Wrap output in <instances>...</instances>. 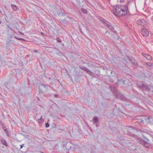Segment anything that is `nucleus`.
Returning <instances> with one entry per match:
<instances>
[{"label":"nucleus","instance_id":"f257e3e1","mask_svg":"<svg viewBox=\"0 0 153 153\" xmlns=\"http://www.w3.org/2000/svg\"><path fill=\"white\" fill-rule=\"evenodd\" d=\"M113 11L116 16L118 17L124 16L128 12V8L126 4L117 5L113 8Z\"/></svg>","mask_w":153,"mask_h":153},{"label":"nucleus","instance_id":"f03ea898","mask_svg":"<svg viewBox=\"0 0 153 153\" xmlns=\"http://www.w3.org/2000/svg\"><path fill=\"white\" fill-rule=\"evenodd\" d=\"M128 127L129 128L128 129V134L133 137H135V134H133V133H135V131H137V130L133 126H129Z\"/></svg>","mask_w":153,"mask_h":153},{"label":"nucleus","instance_id":"7ed1b4c3","mask_svg":"<svg viewBox=\"0 0 153 153\" xmlns=\"http://www.w3.org/2000/svg\"><path fill=\"white\" fill-rule=\"evenodd\" d=\"M137 23L138 25H141L144 27H146L147 25L146 22L143 19H138L137 20Z\"/></svg>","mask_w":153,"mask_h":153},{"label":"nucleus","instance_id":"20e7f679","mask_svg":"<svg viewBox=\"0 0 153 153\" xmlns=\"http://www.w3.org/2000/svg\"><path fill=\"white\" fill-rule=\"evenodd\" d=\"M103 20H102L103 23L108 28L110 29L111 30H114V27L111 25V23L108 22H107L106 20L102 19Z\"/></svg>","mask_w":153,"mask_h":153},{"label":"nucleus","instance_id":"39448f33","mask_svg":"<svg viewBox=\"0 0 153 153\" xmlns=\"http://www.w3.org/2000/svg\"><path fill=\"white\" fill-rule=\"evenodd\" d=\"M80 68L82 69V70H84L88 74H89L90 75H93V73L91 71L88 69L87 67L84 66H80Z\"/></svg>","mask_w":153,"mask_h":153},{"label":"nucleus","instance_id":"423d86ee","mask_svg":"<svg viewBox=\"0 0 153 153\" xmlns=\"http://www.w3.org/2000/svg\"><path fill=\"white\" fill-rule=\"evenodd\" d=\"M141 34L144 36L147 37L149 36V33L148 30L144 29L141 31Z\"/></svg>","mask_w":153,"mask_h":153},{"label":"nucleus","instance_id":"0eeeda50","mask_svg":"<svg viewBox=\"0 0 153 153\" xmlns=\"http://www.w3.org/2000/svg\"><path fill=\"white\" fill-rule=\"evenodd\" d=\"M137 139L138 140V141L139 142V143L145 146L146 147H147L146 145L148 143L146 141L140 138H137Z\"/></svg>","mask_w":153,"mask_h":153},{"label":"nucleus","instance_id":"6e6552de","mask_svg":"<svg viewBox=\"0 0 153 153\" xmlns=\"http://www.w3.org/2000/svg\"><path fill=\"white\" fill-rule=\"evenodd\" d=\"M137 84L141 88H145L146 87V85L143 82H137Z\"/></svg>","mask_w":153,"mask_h":153},{"label":"nucleus","instance_id":"1a4fd4ad","mask_svg":"<svg viewBox=\"0 0 153 153\" xmlns=\"http://www.w3.org/2000/svg\"><path fill=\"white\" fill-rule=\"evenodd\" d=\"M142 54L147 59L149 60H150L151 59L152 57L150 55L146 54L144 53H142Z\"/></svg>","mask_w":153,"mask_h":153},{"label":"nucleus","instance_id":"9d476101","mask_svg":"<svg viewBox=\"0 0 153 153\" xmlns=\"http://www.w3.org/2000/svg\"><path fill=\"white\" fill-rule=\"evenodd\" d=\"M0 124L1 126L3 129L4 131H7V128L4 125L3 123L1 122L0 123Z\"/></svg>","mask_w":153,"mask_h":153},{"label":"nucleus","instance_id":"9b49d317","mask_svg":"<svg viewBox=\"0 0 153 153\" xmlns=\"http://www.w3.org/2000/svg\"><path fill=\"white\" fill-rule=\"evenodd\" d=\"M146 64L151 68H153V63L148 62L146 63Z\"/></svg>","mask_w":153,"mask_h":153},{"label":"nucleus","instance_id":"f8f14e48","mask_svg":"<svg viewBox=\"0 0 153 153\" xmlns=\"http://www.w3.org/2000/svg\"><path fill=\"white\" fill-rule=\"evenodd\" d=\"M11 6L13 10L16 11L17 10V8L16 5L14 4H12Z\"/></svg>","mask_w":153,"mask_h":153},{"label":"nucleus","instance_id":"ddd939ff","mask_svg":"<svg viewBox=\"0 0 153 153\" xmlns=\"http://www.w3.org/2000/svg\"><path fill=\"white\" fill-rule=\"evenodd\" d=\"M38 123H42L44 122V120L42 119V116H41L38 119Z\"/></svg>","mask_w":153,"mask_h":153},{"label":"nucleus","instance_id":"4468645a","mask_svg":"<svg viewBox=\"0 0 153 153\" xmlns=\"http://www.w3.org/2000/svg\"><path fill=\"white\" fill-rule=\"evenodd\" d=\"M93 121L95 123H97L98 121V118L97 117H94L93 119Z\"/></svg>","mask_w":153,"mask_h":153},{"label":"nucleus","instance_id":"2eb2a0df","mask_svg":"<svg viewBox=\"0 0 153 153\" xmlns=\"http://www.w3.org/2000/svg\"><path fill=\"white\" fill-rule=\"evenodd\" d=\"M2 143L5 146H7V142L4 139H2L1 140Z\"/></svg>","mask_w":153,"mask_h":153},{"label":"nucleus","instance_id":"dca6fc26","mask_svg":"<svg viewBox=\"0 0 153 153\" xmlns=\"http://www.w3.org/2000/svg\"><path fill=\"white\" fill-rule=\"evenodd\" d=\"M82 12L86 14L87 13V10L85 9L82 8L81 9Z\"/></svg>","mask_w":153,"mask_h":153},{"label":"nucleus","instance_id":"f3484780","mask_svg":"<svg viewBox=\"0 0 153 153\" xmlns=\"http://www.w3.org/2000/svg\"><path fill=\"white\" fill-rule=\"evenodd\" d=\"M130 60L134 64H137V62H136L133 59H131Z\"/></svg>","mask_w":153,"mask_h":153},{"label":"nucleus","instance_id":"a211bd4d","mask_svg":"<svg viewBox=\"0 0 153 153\" xmlns=\"http://www.w3.org/2000/svg\"><path fill=\"white\" fill-rule=\"evenodd\" d=\"M56 39L57 42H61V40L59 38H57Z\"/></svg>","mask_w":153,"mask_h":153},{"label":"nucleus","instance_id":"6ab92c4d","mask_svg":"<svg viewBox=\"0 0 153 153\" xmlns=\"http://www.w3.org/2000/svg\"><path fill=\"white\" fill-rule=\"evenodd\" d=\"M45 126L46 128H48L49 126V124L48 123H46L45 125Z\"/></svg>","mask_w":153,"mask_h":153},{"label":"nucleus","instance_id":"aec40b11","mask_svg":"<svg viewBox=\"0 0 153 153\" xmlns=\"http://www.w3.org/2000/svg\"><path fill=\"white\" fill-rule=\"evenodd\" d=\"M5 133L7 134V136H8L9 137V133H8V132L7 131H5Z\"/></svg>","mask_w":153,"mask_h":153},{"label":"nucleus","instance_id":"412c9836","mask_svg":"<svg viewBox=\"0 0 153 153\" xmlns=\"http://www.w3.org/2000/svg\"><path fill=\"white\" fill-rule=\"evenodd\" d=\"M41 85L42 86H43L44 88H46V85H45V84H42Z\"/></svg>","mask_w":153,"mask_h":153},{"label":"nucleus","instance_id":"4be33fe9","mask_svg":"<svg viewBox=\"0 0 153 153\" xmlns=\"http://www.w3.org/2000/svg\"><path fill=\"white\" fill-rule=\"evenodd\" d=\"M25 144H22V145H20V148L21 149H22V147H23V146H24V145Z\"/></svg>","mask_w":153,"mask_h":153},{"label":"nucleus","instance_id":"5701e85b","mask_svg":"<svg viewBox=\"0 0 153 153\" xmlns=\"http://www.w3.org/2000/svg\"><path fill=\"white\" fill-rule=\"evenodd\" d=\"M113 32H114V33H117V32L116 30H115L114 29V30H111Z\"/></svg>","mask_w":153,"mask_h":153},{"label":"nucleus","instance_id":"b1692460","mask_svg":"<svg viewBox=\"0 0 153 153\" xmlns=\"http://www.w3.org/2000/svg\"><path fill=\"white\" fill-rule=\"evenodd\" d=\"M34 52L37 53L38 52V51L37 50H35L34 51Z\"/></svg>","mask_w":153,"mask_h":153},{"label":"nucleus","instance_id":"393cba45","mask_svg":"<svg viewBox=\"0 0 153 153\" xmlns=\"http://www.w3.org/2000/svg\"><path fill=\"white\" fill-rule=\"evenodd\" d=\"M54 96L55 97H57L58 96V95L57 94H55L54 95Z\"/></svg>","mask_w":153,"mask_h":153},{"label":"nucleus","instance_id":"a878e982","mask_svg":"<svg viewBox=\"0 0 153 153\" xmlns=\"http://www.w3.org/2000/svg\"><path fill=\"white\" fill-rule=\"evenodd\" d=\"M20 40L24 41H25V39H23V38H20Z\"/></svg>","mask_w":153,"mask_h":153},{"label":"nucleus","instance_id":"bb28decb","mask_svg":"<svg viewBox=\"0 0 153 153\" xmlns=\"http://www.w3.org/2000/svg\"><path fill=\"white\" fill-rule=\"evenodd\" d=\"M124 0H120V2H123L124 1Z\"/></svg>","mask_w":153,"mask_h":153},{"label":"nucleus","instance_id":"cd10ccee","mask_svg":"<svg viewBox=\"0 0 153 153\" xmlns=\"http://www.w3.org/2000/svg\"><path fill=\"white\" fill-rule=\"evenodd\" d=\"M15 38L17 39L18 40H20V38H18L17 37H15Z\"/></svg>","mask_w":153,"mask_h":153},{"label":"nucleus","instance_id":"c85d7f7f","mask_svg":"<svg viewBox=\"0 0 153 153\" xmlns=\"http://www.w3.org/2000/svg\"><path fill=\"white\" fill-rule=\"evenodd\" d=\"M115 96L116 97H118V96L117 95H116Z\"/></svg>","mask_w":153,"mask_h":153},{"label":"nucleus","instance_id":"c756f323","mask_svg":"<svg viewBox=\"0 0 153 153\" xmlns=\"http://www.w3.org/2000/svg\"><path fill=\"white\" fill-rule=\"evenodd\" d=\"M120 37H118V39H120Z\"/></svg>","mask_w":153,"mask_h":153},{"label":"nucleus","instance_id":"7c9ffc66","mask_svg":"<svg viewBox=\"0 0 153 153\" xmlns=\"http://www.w3.org/2000/svg\"><path fill=\"white\" fill-rule=\"evenodd\" d=\"M21 33V34H23L22 33Z\"/></svg>","mask_w":153,"mask_h":153},{"label":"nucleus","instance_id":"2f4dec72","mask_svg":"<svg viewBox=\"0 0 153 153\" xmlns=\"http://www.w3.org/2000/svg\"><path fill=\"white\" fill-rule=\"evenodd\" d=\"M76 1H79V0H76Z\"/></svg>","mask_w":153,"mask_h":153},{"label":"nucleus","instance_id":"473e14b6","mask_svg":"<svg viewBox=\"0 0 153 153\" xmlns=\"http://www.w3.org/2000/svg\"><path fill=\"white\" fill-rule=\"evenodd\" d=\"M107 31H106L105 33H107Z\"/></svg>","mask_w":153,"mask_h":153}]
</instances>
